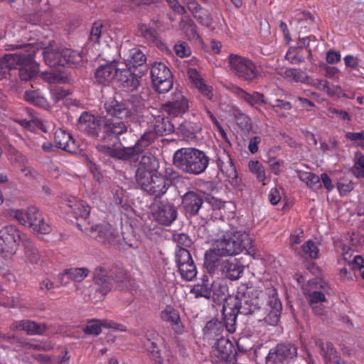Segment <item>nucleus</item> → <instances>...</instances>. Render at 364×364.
<instances>
[{
    "label": "nucleus",
    "mask_w": 364,
    "mask_h": 364,
    "mask_svg": "<svg viewBox=\"0 0 364 364\" xmlns=\"http://www.w3.org/2000/svg\"><path fill=\"white\" fill-rule=\"evenodd\" d=\"M61 66H77L82 61L80 53L76 50L65 48L61 50Z\"/></svg>",
    "instance_id": "34"
},
{
    "label": "nucleus",
    "mask_w": 364,
    "mask_h": 364,
    "mask_svg": "<svg viewBox=\"0 0 364 364\" xmlns=\"http://www.w3.org/2000/svg\"><path fill=\"white\" fill-rule=\"evenodd\" d=\"M177 268L181 277L186 281L193 280L197 275V269L193 261Z\"/></svg>",
    "instance_id": "47"
},
{
    "label": "nucleus",
    "mask_w": 364,
    "mask_h": 364,
    "mask_svg": "<svg viewBox=\"0 0 364 364\" xmlns=\"http://www.w3.org/2000/svg\"><path fill=\"white\" fill-rule=\"evenodd\" d=\"M151 127L153 128V132L155 136H163L174 132V126L168 117L164 115L154 116L151 122Z\"/></svg>",
    "instance_id": "27"
},
{
    "label": "nucleus",
    "mask_w": 364,
    "mask_h": 364,
    "mask_svg": "<svg viewBox=\"0 0 364 364\" xmlns=\"http://www.w3.org/2000/svg\"><path fill=\"white\" fill-rule=\"evenodd\" d=\"M16 121L23 128L33 132L41 130L46 133L48 131L42 120L33 116L31 119H18Z\"/></svg>",
    "instance_id": "41"
},
{
    "label": "nucleus",
    "mask_w": 364,
    "mask_h": 364,
    "mask_svg": "<svg viewBox=\"0 0 364 364\" xmlns=\"http://www.w3.org/2000/svg\"><path fill=\"white\" fill-rule=\"evenodd\" d=\"M157 173L143 166H139L136 171V182H155L154 176L157 177Z\"/></svg>",
    "instance_id": "49"
},
{
    "label": "nucleus",
    "mask_w": 364,
    "mask_h": 364,
    "mask_svg": "<svg viewBox=\"0 0 364 364\" xmlns=\"http://www.w3.org/2000/svg\"><path fill=\"white\" fill-rule=\"evenodd\" d=\"M22 246L26 258L32 264H37L40 260V254L31 240L26 237L23 239Z\"/></svg>",
    "instance_id": "38"
},
{
    "label": "nucleus",
    "mask_w": 364,
    "mask_h": 364,
    "mask_svg": "<svg viewBox=\"0 0 364 364\" xmlns=\"http://www.w3.org/2000/svg\"><path fill=\"white\" fill-rule=\"evenodd\" d=\"M54 140L55 146L64 151L75 153L77 144L73 136L65 130L58 129L55 132Z\"/></svg>",
    "instance_id": "22"
},
{
    "label": "nucleus",
    "mask_w": 364,
    "mask_h": 364,
    "mask_svg": "<svg viewBox=\"0 0 364 364\" xmlns=\"http://www.w3.org/2000/svg\"><path fill=\"white\" fill-rule=\"evenodd\" d=\"M202 204V198L193 192L186 193L182 199V207L187 216L196 215Z\"/></svg>",
    "instance_id": "23"
},
{
    "label": "nucleus",
    "mask_w": 364,
    "mask_h": 364,
    "mask_svg": "<svg viewBox=\"0 0 364 364\" xmlns=\"http://www.w3.org/2000/svg\"><path fill=\"white\" fill-rule=\"evenodd\" d=\"M91 236L100 242L115 246L120 243L119 231L108 223H103L90 228Z\"/></svg>",
    "instance_id": "10"
},
{
    "label": "nucleus",
    "mask_w": 364,
    "mask_h": 364,
    "mask_svg": "<svg viewBox=\"0 0 364 364\" xmlns=\"http://www.w3.org/2000/svg\"><path fill=\"white\" fill-rule=\"evenodd\" d=\"M173 164L184 172L198 175L207 168L209 159L205 154L195 148H181L173 154Z\"/></svg>",
    "instance_id": "3"
},
{
    "label": "nucleus",
    "mask_w": 364,
    "mask_h": 364,
    "mask_svg": "<svg viewBox=\"0 0 364 364\" xmlns=\"http://www.w3.org/2000/svg\"><path fill=\"white\" fill-rule=\"evenodd\" d=\"M24 98L35 106L48 109L50 107L48 100L37 90L26 91Z\"/></svg>",
    "instance_id": "42"
},
{
    "label": "nucleus",
    "mask_w": 364,
    "mask_h": 364,
    "mask_svg": "<svg viewBox=\"0 0 364 364\" xmlns=\"http://www.w3.org/2000/svg\"><path fill=\"white\" fill-rule=\"evenodd\" d=\"M191 293L193 294L196 298L204 297L209 299L211 297V284L205 276L202 278L200 283H198L193 286L191 289Z\"/></svg>",
    "instance_id": "37"
},
{
    "label": "nucleus",
    "mask_w": 364,
    "mask_h": 364,
    "mask_svg": "<svg viewBox=\"0 0 364 364\" xmlns=\"http://www.w3.org/2000/svg\"><path fill=\"white\" fill-rule=\"evenodd\" d=\"M6 50L19 49L14 53L4 55L3 60L9 68L19 70V76L22 80H28L38 72V64L34 61L35 55L38 50L36 46L28 44H9Z\"/></svg>",
    "instance_id": "2"
},
{
    "label": "nucleus",
    "mask_w": 364,
    "mask_h": 364,
    "mask_svg": "<svg viewBox=\"0 0 364 364\" xmlns=\"http://www.w3.org/2000/svg\"><path fill=\"white\" fill-rule=\"evenodd\" d=\"M277 347L282 353L287 363L297 355V348L295 345L291 343L287 342L278 343Z\"/></svg>",
    "instance_id": "46"
},
{
    "label": "nucleus",
    "mask_w": 364,
    "mask_h": 364,
    "mask_svg": "<svg viewBox=\"0 0 364 364\" xmlns=\"http://www.w3.org/2000/svg\"><path fill=\"white\" fill-rule=\"evenodd\" d=\"M23 347L26 349L48 351L53 349V346L49 342H40L38 343H25Z\"/></svg>",
    "instance_id": "58"
},
{
    "label": "nucleus",
    "mask_w": 364,
    "mask_h": 364,
    "mask_svg": "<svg viewBox=\"0 0 364 364\" xmlns=\"http://www.w3.org/2000/svg\"><path fill=\"white\" fill-rule=\"evenodd\" d=\"M218 166L221 173L227 178L225 182H231L237 178V171L229 154H225L224 159H218Z\"/></svg>",
    "instance_id": "33"
},
{
    "label": "nucleus",
    "mask_w": 364,
    "mask_h": 364,
    "mask_svg": "<svg viewBox=\"0 0 364 364\" xmlns=\"http://www.w3.org/2000/svg\"><path fill=\"white\" fill-rule=\"evenodd\" d=\"M89 270L85 267L71 268L65 270L63 275L74 282H80L87 276Z\"/></svg>",
    "instance_id": "50"
},
{
    "label": "nucleus",
    "mask_w": 364,
    "mask_h": 364,
    "mask_svg": "<svg viewBox=\"0 0 364 364\" xmlns=\"http://www.w3.org/2000/svg\"><path fill=\"white\" fill-rule=\"evenodd\" d=\"M102 117L84 112L78 119L77 129L97 139L100 136V132L102 129Z\"/></svg>",
    "instance_id": "13"
},
{
    "label": "nucleus",
    "mask_w": 364,
    "mask_h": 364,
    "mask_svg": "<svg viewBox=\"0 0 364 364\" xmlns=\"http://www.w3.org/2000/svg\"><path fill=\"white\" fill-rule=\"evenodd\" d=\"M124 60L127 68L134 69L144 65L146 58L145 55L137 48L130 49L124 53Z\"/></svg>",
    "instance_id": "29"
},
{
    "label": "nucleus",
    "mask_w": 364,
    "mask_h": 364,
    "mask_svg": "<svg viewBox=\"0 0 364 364\" xmlns=\"http://www.w3.org/2000/svg\"><path fill=\"white\" fill-rule=\"evenodd\" d=\"M218 248L213 245V247L207 250L204 255V265L209 272H214L220 264V258L225 256L218 252Z\"/></svg>",
    "instance_id": "31"
},
{
    "label": "nucleus",
    "mask_w": 364,
    "mask_h": 364,
    "mask_svg": "<svg viewBox=\"0 0 364 364\" xmlns=\"http://www.w3.org/2000/svg\"><path fill=\"white\" fill-rule=\"evenodd\" d=\"M27 236L21 234L20 230L14 225H6L0 230V246L2 251L10 255H14L17 247L22 244L23 239Z\"/></svg>",
    "instance_id": "9"
},
{
    "label": "nucleus",
    "mask_w": 364,
    "mask_h": 364,
    "mask_svg": "<svg viewBox=\"0 0 364 364\" xmlns=\"http://www.w3.org/2000/svg\"><path fill=\"white\" fill-rule=\"evenodd\" d=\"M233 92L240 100L246 102L251 107L255 105H269V102L265 98L262 93L255 91L252 93H249L240 87H235Z\"/></svg>",
    "instance_id": "24"
},
{
    "label": "nucleus",
    "mask_w": 364,
    "mask_h": 364,
    "mask_svg": "<svg viewBox=\"0 0 364 364\" xmlns=\"http://www.w3.org/2000/svg\"><path fill=\"white\" fill-rule=\"evenodd\" d=\"M156 137L152 131L146 132L134 146L124 148V156L130 160L138 159L136 156L143 152Z\"/></svg>",
    "instance_id": "18"
},
{
    "label": "nucleus",
    "mask_w": 364,
    "mask_h": 364,
    "mask_svg": "<svg viewBox=\"0 0 364 364\" xmlns=\"http://www.w3.org/2000/svg\"><path fill=\"white\" fill-rule=\"evenodd\" d=\"M45 63L50 67L61 66V50L46 48L43 51Z\"/></svg>",
    "instance_id": "43"
},
{
    "label": "nucleus",
    "mask_w": 364,
    "mask_h": 364,
    "mask_svg": "<svg viewBox=\"0 0 364 364\" xmlns=\"http://www.w3.org/2000/svg\"><path fill=\"white\" fill-rule=\"evenodd\" d=\"M279 149L280 147L278 146L270 148L267 152V159L264 161L269 171L275 176L281 175L283 172V168L285 166V161L283 159H278L276 156V153Z\"/></svg>",
    "instance_id": "25"
},
{
    "label": "nucleus",
    "mask_w": 364,
    "mask_h": 364,
    "mask_svg": "<svg viewBox=\"0 0 364 364\" xmlns=\"http://www.w3.org/2000/svg\"><path fill=\"white\" fill-rule=\"evenodd\" d=\"M61 204L69 208L75 218L86 219L90 213V206L85 201L77 200L72 196L65 195L62 197Z\"/></svg>",
    "instance_id": "16"
},
{
    "label": "nucleus",
    "mask_w": 364,
    "mask_h": 364,
    "mask_svg": "<svg viewBox=\"0 0 364 364\" xmlns=\"http://www.w3.org/2000/svg\"><path fill=\"white\" fill-rule=\"evenodd\" d=\"M144 346L153 358L160 354V350L157 343L153 341H151L149 338H147L144 341Z\"/></svg>",
    "instance_id": "63"
},
{
    "label": "nucleus",
    "mask_w": 364,
    "mask_h": 364,
    "mask_svg": "<svg viewBox=\"0 0 364 364\" xmlns=\"http://www.w3.org/2000/svg\"><path fill=\"white\" fill-rule=\"evenodd\" d=\"M220 272L225 278L235 281L243 274L244 266L237 259H228L220 263Z\"/></svg>",
    "instance_id": "20"
},
{
    "label": "nucleus",
    "mask_w": 364,
    "mask_h": 364,
    "mask_svg": "<svg viewBox=\"0 0 364 364\" xmlns=\"http://www.w3.org/2000/svg\"><path fill=\"white\" fill-rule=\"evenodd\" d=\"M173 240L178 245H183L185 247L191 246L193 242L190 237L185 233H176L173 236Z\"/></svg>",
    "instance_id": "61"
},
{
    "label": "nucleus",
    "mask_w": 364,
    "mask_h": 364,
    "mask_svg": "<svg viewBox=\"0 0 364 364\" xmlns=\"http://www.w3.org/2000/svg\"><path fill=\"white\" fill-rule=\"evenodd\" d=\"M102 130L105 134L109 136H114L117 137L127 132V127L122 121L103 117Z\"/></svg>",
    "instance_id": "26"
},
{
    "label": "nucleus",
    "mask_w": 364,
    "mask_h": 364,
    "mask_svg": "<svg viewBox=\"0 0 364 364\" xmlns=\"http://www.w3.org/2000/svg\"><path fill=\"white\" fill-rule=\"evenodd\" d=\"M151 77L155 90L166 93L173 87V76L170 69L161 62H155L151 69Z\"/></svg>",
    "instance_id": "7"
},
{
    "label": "nucleus",
    "mask_w": 364,
    "mask_h": 364,
    "mask_svg": "<svg viewBox=\"0 0 364 364\" xmlns=\"http://www.w3.org/2000/svg\"><path fill=\"white\" fill-rule=\"evenodd\" d=\"M264 299L263 291L256 288H247V291L243 294L230 296L223 307V321L227 331L230 333L235 331V323L239 314H254L255 319L261 316Z\"/></svg>",
    "instance_id": "1"
},
{
    "label": "nucleus",
    "mask_w": 364,
    "mask_h": 364,
    "mask_svg": "<svg viewBox=\"0 0 364 364\" xmlns=\"http://www.w3.org/2000/svg\"><path fill=\"white\" fill-rule=\"evenodd\" d=\"M188 75L192 83L200 93L207 99L212 100L213 97V90L211 87L205 83L198 70L195 68H190L188 70Z\"/></svg>",
    "instance_id": "28"
},
{
    "label": "nucleus",
    "mask_w": 364,
    "mask_h": 364,
    "mask_svg": "<svg viewBox=\"0 0 364 364\" xmlns=\"http://www.w3.org/2000/svg\"><path fill=\"white\" fill-rule=\"evenodd\" d=\"M282 307L279 299L272 296L268 301V309L263 307L262 314L257 317L258 321H264L269 325L275 326L277 324Z\"/></svg>",
    "instance_id": "17"
},
{
    "label": "nucleus",
    "mask_w": 364,
    "mask_h": 364,
    "mask_svg": "<svg viewBox=\"0 0 364 364\" xmlns=\"http://www.w3.org/2000/svg\"><path fill=\"white\" fill-rule=\"evenodd\" d=\"M180 27L189 39H200V35L197 31V26L189 16L182 17L180 21Z\"/></svg>",
    "instance_id": "40"
},
{
    "label": "nucleus",
    "mask_w": 364,
    "mask_h": 364,
    "mask_svg": "<svg viewBox=\"0 0 364 364\" xmlns=\"http://www.w3.org/2000/svg\"><path fill=\"white\" fill-rule=\"evenodd\" d=\"M190 12L199 23L205 26L210 25L212 20L210 13L209 11L203 9L199 4L196 5V9L193 11H190Z\"/></svg>",
    "instance_id": "44"
},
{
    "label": "nucleus",
    "mask_w": 364,
    "mask_h": 364,
    "mask_svg": "<svg viewBox=\"0 0 364 364\" xmlns=\"http://www.w3.org/2000/svg\"><path fill=\"white\" fill-rule=\"evenodd\" d=\"M161 317L164 321L171 323L176 333H181L183 332V326L178 312L171 306H167L165 309L161 312Z\"/></svg>",
    "instance_id": "30"
},
{
    "label": "nucleus",
    "mask_w": 364,
    "mask_h": 364,
    "mask_svg": "<svg viewBox=\"0 0 364 364\" xmlns=\"http://www.w3.org/2000/svg\"><path fill=\"white\" fill-rule=\"evenodd\" d=\"M193 261L189 251L183 247H178L175 252V262L177 267Z\"/></svg>",
    "instance_id": "51"
},
{
    "label": "nucleus",
    "mask_w": 364,
    "mask_h": 364,
    "mask_svg": "<svg viewBox=\"0 0 364 364\" xmlns=\"http://www.w3.org/2000/svg\"><path fill=\"white\" fill-rule=\"evenodd\" d=\"M174 51L176 54L180 58L188 57L191 53L190 48L186 45V43L176 44L174 46Z\"/></svg>",
    "instance_id": "64"
},
{
    "label": "nucleus",
    "mask_w": 364,
    "mask_h": 364,
    "mask_svg": "<svg viewBox=\"0 0 364 364\" xmlns=\"http://www.w3.org/2000/svg\"><path fill=\"white\" fill-rule=\"evenodd\" d=\"M287 362L277 346L271 348L265 358V364H286Z\"/></svg>",
    "instance_id": "52"
},
{
    "label": "nucleus",
    "mask_w": 364,
    "mask_h": 364,
    "mask_svg": "<svg viewBox=\"0 0 364 364\" xmlns=\"http://www.w3.org/2000/svg\"><path fill=\"white\" fill-rule=\"evenodd\" d=\"M212 353L223 364H235L237 351L232 343L221 336L213 346Z\"/></svg>",
    "instance_id": "11"
},
{
    "label": "nucleus",
    "mask_w": 364,
    "mask_h": 364,
    "mask_svg": "<svg viewBox=\"0 0 364 364\" xmlns=\"http://www.w3.org/2000/svg\"><path fill=\"white\" fill-rule=\"evenodd\" d=\"M284 77L289 81L296 82H307L308 75L301 69L288 68L284 73Z\"/></svg>",
    "instance_id": "45"
},
{
    "label": "nucleus",
    "mask_w": 364,
    "mask_h": 364,
    "mask_svg": "<svg viewBox=\"0 0 364 364\" xmlns=\"http://www.w3.org/2000/svg\"><path fill=\"white\" fill-rule=\"evenodd\" d=\"M131 105L124 101L117 100L116 98H110L104 105L107 114L118 119H134V111L130 107Z\"/></svg>",
    "instance_id": "14"
},
{
    "label": "nucleus",
    "mask_w": 364,
    "mask_h": 364,
    "mask_svg": "<svg viewBox=\"0 0 364 364\" xmlns=\"http://www.w3.org/2000/svg\"><path fill=\"white\" fill-rule=\"evenodd\" d=\"M353 173L357 178L364 177V156L360 155L355 162L353 167L352 168Z\"/></svg>",
    "instance_id": "57"
},
{
    "label": "nucleus",
    "mask_w": 364,
    "mask_h": 364,
    "mask_svg": "<svg viewBox=\"0 0 364 364\" xmlns=\"http://www.w3.org/2000/svg\"><path fill=\"white\" fill-rule=\"evenodd\" d=\"M118 72L117 65L112 62L98 67L95 72V79L97 83L107 85L117 76Z\"/></svg>",
    "instance_id": "21"
},
{
    "label": "nucleus",
    "mask_w": 364,
    "mask_h": 364,
    "mask_svg": "<svg viewBox=\"0 0 364 364\" xmlns=\"http://www.w3.org/2000/svg\"><path fill=\"white\" fill-rule=\"evenodd\" d=\"M189 101L181 92L172 94L170 100L162 105V109L171 117H181L189 109Z\"/></svg>",
    "instance_id": "12"
},
{
    "label": "nucleus",
    "mask_w": 364,
    "mask_h": 364,
    "mask_svg": "<svg viewBox=\"0 0 364 364\" xmlns=\"http://www.w3.org/2000/svg\"><path fill=\"white\" fill-rule=\"evenodd\" d=\"M48 325L45 323H38L36 321L25 319L14 322L11 325V329L13 331H23L28 335L42 336L48 330Z\"/></svg>",
    "instance_id": "19"
},
{
    "label": "nucleus",
    "mask_w": 364,
    "mask_h": 364,
    "mask_svg": "<svg viewBox=\"0 0 364 364\" xmlns=\"http://www.w3.org/2000/svg\"><path fill=\"white\" fill-rule=\"evenodd\" d=\"M152 215L159 224L169 226L176 220L178 212L172 204L160 203L153 208Z\"/></svg>",
    "instance_id": "15"
},
{
    "label": "nucleus",
    "mask_w": 364,
    "mask_h": 364,
    "mask_svg": "<svg viewBox=\"0 0 364 364\" xmlns=\"http://www.w3.org/2000/svg\"><path fill=\"white\" fill-rule=\"evenodd\" d=\"M316 345L320 349V353L325 359L326 364H332V361L337 358L338 353L333 345L329 342L323 343L316 341Z\"/></svg>",
    "instance_id": "35"
},
{
    "label": "nucleus",
    "mask_w": 364,
    "mask_h": 364,
    "mask_svg": "<svg viewBox=\"0 0 364 364\" xmlns=\"http://www.w3.org/2000/svg\"><path fill=\"white\" fill-rule=\"evenodd\" d=\"M214 245L225 257H232L250 250L253 247V239L245 231H228L215 241Z\"/></svg>",
    "instance_id": "4"
},
{
    "label": "nucleus",
    "mask_w": 364,
    "mask_h": 364,
    "mask_svg": "<svg viewBox=\"0 0 364 364\" xmlns=\"http://www.w3.org/2000/svg\"><path fill=\"white\" fill-rule=\"evenodd\" d=\"M225 324L221 323L217 319H212L207 322L203 328L204 333L208 336H216L221 334L223 331V326Z\"/></svg>",
    "instance_id": "48"
},
{
    "label": "nucleus",
    "mask_w": 364,
    "mask_h": 364,
    "mask_svg": "<svg viewBox=\"0 0 364 364\" xmlns=\"http://www.w3.org/2000/svg\"><path fill=\"white\" fill-rule=\"evenodd\" d=\"M127 279V273L123 269H118L109 276L105 269L97 267L94 272L93 280L98 286V290L102 294H107L112 288V282H122Z\"/></svg>",
    "instance_id": "8"
},
{
    "label": "nucleus",
    "mask_w": 364,
    "mask_h": 364,
    "mask_svg": "<svg viewBox=\"0 0 364 364\" xmlns=\"http://www.w3.org/2000/svg\"><path fill=\"white\" fill-rule=\"evenodd\" d=\"M9 215L21 225L30 228L33 232L48 234L51 230L43 213L34 206L28 207L26 212L19 209H12L9 211Z\"/></svg>",
    "instance_id": "5"
},
{
    "label": "nucleus",
    "mask_w": 364,
    "mask_h": 364,
    "mask_svg": "<svg viewBox=\"0 0 364 364\" xmlns=\"http://www.w3.org/2000/svg\"><path fill=\"white\" fill-rule=\"evenodd\" d=\"M117 76L122 86L130 90H136L139 85L138 77L133 73L132 69H119Z\"/></svg>",
    "instance_id": "32"
},
{
    "label": "nucleus",
    "mask_w": 364,
    "mask_h": 364,
    "mask_svg": "<svg viewBox=\"0 0 364 364\" xmlns=\"http://www.w3.org/2000/svg\"><path fill=\"white\" fill-rule=\"evenodd\" d=\"M140 188L154 198H161L168 190L166 183H138Z\"/></svg>",
    "instance_id": "39"
},
{
    "label": "nucleus",
    "mask_w": 364,
    "mask_h": 364,
    "mask_svg": "<svg viewBox=\"0 0 364 364\" xmlns=\"http://www.w3.org/2000/svg\"><path fill=\"white\" fill-rule=\"evenodd\" d=\"M83 331L87 335L98 336L100 334L102 329L100 328L99 320L88 322L87 325L84 328Z\"/></svg>",
    "instance_id": "56"
},
{
    "label": "nucleus",
    "mask_w": 364,
    "mask_h": 364,
    "mask_svg": "<svg viewBox=\"0 0 364 364\" xmlns=\"http://www.w3.org/2000/svg\"><path fill=\"white\" fill-rule=\"evenodd\" d=\"M164 182H181V178L178 172L172 168H166L162 177Z\"/></svg>",
    "instance_id": "59"
},
{
    "label": "nucleus",
    "mask_w": 364,
    "mask_h": 364,
    "mask_svg": "<svg viewBox=\"0 0 364 364\" xmlns=\"http://www.w3.org/2000/svg\"><path fill=\"white\" fill-rule=\"evenodd\" d=\"M50 93L52 99L55 103L63 100L70 95V92L68 90L60 87L51 90Z\"/></svg>",
    "instance_id": "62"
},
{
    "label": "nucleus",
    "mask_w": 364,
    "mask_h": 364,
    "mask_svg": "<svg viewBox=\"0 0 364 364\" xmlns=\"http://www.w3.org/2000/svg\"><path fill=\"white\" fill-rule=\"evenodd\" d=\"M248 168L250 172L256 175L259 181L263 182L265 180V169L259 161L250 160L248 163Z\"/></svg>",
    "instance_id": "53"
},
{
    "label": "nucleus",
    "mask_w": 364,
    "mask_h": 364,
    "mask_svg": "<svg viewBox=\"0 0 364 364\" xmlns=\"http://www.w3.org/2000/svg\"><path fill=\"white\" fill-rule=\"evenodd\" d=\"M157 160L156 159V157H154V156L149 154V155H143L141 159V161H140V163H139V166H144V167H146L147 168H150L151 170H153L154 171H156L155 170V164L156 163Z\"/></svg>",
    "instance_id": "60"
},
{
    "label": "nucleus",
    "mask_w": 364,
    "mask_h": 364,
    "mask_svg": "<svg viewBox=\"0 0 364 364\" xmlns=\"http://www.w3.org/2000/svg\"><path fill=\"white\" fill-rule=\"evenodd\" d=\"M232 115L237 125L242 131L249 132L252 129V124L250 117L241 109L237 107L233 108Z\"/></svg>",
    "instance_id": "36"
},
{
    "label": "nucleus",
    "mask_w": 364,
    "mask_h": 364,
    "mask_svg": "<svg viewBox=\"0 0 364 364\" xmlns=\"http://www.w3.org/2000/svg\"><path fill=\"white\" fill-rule=\"evenodd\" d=\"M302 252L304 255L311 259H317L318 257L319 250L312 240L305 242L301 246Z\"/></svg>",
    "instance_id": "54"
},
{
    "label": "nucleus",
    "mask_w": 364,
    "mask_h": 364,
    "mask_svg": "<svg viewBox=\"0 0 364 364\" xmlns=\"http://www.w3.org/2000/svg\"><path fill=\"white\" fill-rule=\"evenodd\" d=\"M139 31L143 37L151 42H155L158 39V32L156 29L150 28L146 24H141L139 26Z\"/></svg>",
    "instance_id": "55"
},
{
    "label": "nucleus",
    "mask_w": 364,
    "mask_h": 364,
    "mask_svg": "<svg viewBox=\"0 0 364 364\" xmlns=\"http://www.w3.org/2000/svg\"><path fill=\"white\" fill-rule=\"evenodd\" d=\"M228 61L231 72L243 81L251 83L257 80L261 76V72L257 63L247 57L230 53Z\"/></svg>",
    "instance_id": "6"
}]
</instances>
